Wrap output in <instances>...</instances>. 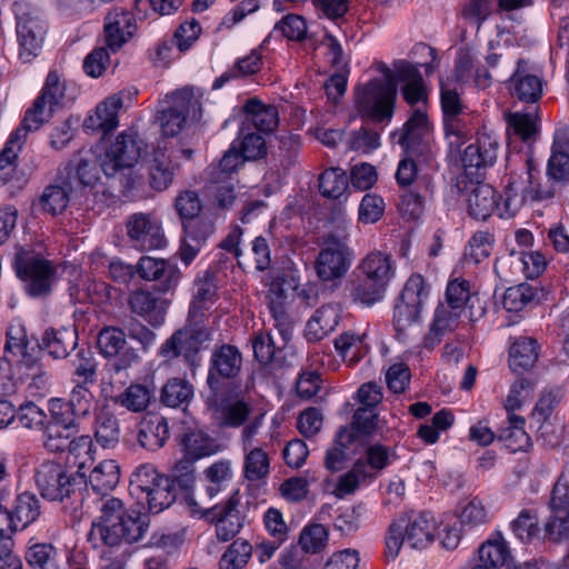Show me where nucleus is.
<instances>
[{
    "label": "nucleus",
    "mask_w": 569,
    "mask_h": 569,
    "mask_svg": "<svg viewBox=\"0 0 569 569\" xmlns=\"http://www.w3.org/2000/svg\"><path fill=\"white\" fill-rule=\"evenodd\" d=\"M147 529L144 515L128 512L122 500L109 497L101 499L100 515L92 522L89 538L103 546L114 547L122 542L139 541Z\"/></svg>",
    "instance_id": "f257e3e1"
},
{
    "label": "nucleus",
    "mask_w": 569,
    "mask_h": 569,
    "mask_svg": "<svg viewBox=\"0 0 569 569\" xmlns=\"http://www.w3.org/2000/svg\"><path fill=\"white\" fill-rule=\"evenodd\" d=\"M34 482L42 498L59 501L67 512L77 513L82 508L83 477L69 472L56 461H43L34 471Z\"/></svg>",
    "instance_id": "f03ea898"
},
{
    "label": "nucleus",
    "mask_w": 569,
    "mask_h": 569,
    "mask_svg": "<svg viewBox=\"0 0 569 569\" xmlns=\"http://www.w3.org/2000/svg\"><path fill=\"white\" fill-rule=\"evenodd\" d=\"M144 142L134 131H124L117 136L116 140L100 156V168L106 177L114 178L120 176V183L123 191L138 189L142 184L140 177L128 176L124 170H130L140 159L144 150Z\"/></svg>",
    "instance_id": "7ed1b4c3"
},
{
    "label": "nucleus",
    "mask_w": 569,
    "mask_h": 569,
    "mask_svg": "<svg viewBox=\"0 0 569 569\" xmlns=\"http://www.w3.org/2000/svg\"><path fill=\"white\" fill-rule=\"evenodd\" d=\"M201 113L200 92L186 87L167 94L159 102L156 119L164 137H176L189 121H199Z\"/></svg>",
    "instance_id": "20e7f679"
},
{
    "label": "nucleus",
    "mask_w": 569,
    "mask_h": 569,
    "mask_svg": "<svg viewBox=\"0 0 569 569\" xmlns=\"http://www.w3.org/2000/svg\"><path fill=\"white\" fill-rule=\"evenodd\" d=\"M436 519L427 512L400 516L389 526L386 537V553L395 559L403 543L412 549H425L435 539Z\"/></svg>",
    "instance_id": "39448f33"
},
{
    "label": "nucleus",
    "mask_w": 569,
    "mask_h": 569,
    "mask_svg": "<svg viewBox=\"0 0 569 569\" xmlns=\"http://www.w3.org/2000/svg\"><path fill=\"white\" fill-rule=\"evenodd\" d=\"M397 98V86L391 70H386L383 79H373L357 87L355 106L362 118L375 122L390 120Z\"/></svg>",
    "instance_id": "423d86ee"
},
{
    "label": "nucleus",
    "mask_w": 569,
    "mask_h": 569,
    "mask_svg": "<svg viewBox=\"0 0 569 569\" xmlns=\"http://www.w3.org/2000/svg\"><path fill=\"white\" fill-rule=\"evenodd\" d=\"M526 181L509 182L505 191L503 212L500 217H513L528 201L542 202L551 200L557 190L556 184L547 179L542 181L541 173L532 158L526 160Z\"/></svg>",
    "instance_id": "0eeeda50"
},
{
    "label": "nucleus",
    "mask_w": 569,
    "mask_h": 569,
    "mask_svg": "<svg viewBox=\"0 0 569 569\" xmlns=\"http://www.w3.org/2000/svg\"><path fill=\"white\" fill-rule=\"evenodd\" d=\"M14 268L32 297L47 296L56 278L52 263L33 250L22 249L16 254Z\"/></svg>",
    "instance_id": "6e6552de"
},
{
    "label": "nucleus",
    "mask_w": 569,
    "mask_h": 569,
    "mask_svg": "<svg viewBox=\"0 0 569 569\" xmlns=\"http://www.w3.org/2000/svg\"><path fill=\"white\" fill-rule=\"evenodd\" d=\"M352 258V251L345 240L336 234H328L316 258L317 277L323 282L341 280L350 269Z\"/></svg>",
    "instance_id": "1a4fd4ad"
},
{
    "label": "nucleus",
    "mask_w": 569,
    "mask_h": 569,
    "mask_svg": "<svg viewBox=\"0 0 569 569\" xmlns=\"http://www.w3.org/2000/svg\"><path fill=\"white\" fill-rule=\"evenodd\" d=\"M97 346L100 353L109 359L108 369L119 375L138 366L141 361L140 355L127 346L126 331L118 327H104L97 337Z\"/></svg>",
    "instance_id": "9d476101"
},
{
    "label": "nucleus",
    "mask_w": 569,
    "mask_h": 569,
    "mask_svg": "<svg viewBox=\"0 0 569 569\" xmlns=\"http://www.w3.org/2000/svg\"><path fill=\"white\" fill-rule=\"evenodd\" d=\"M16 17L19 58L22 62H30L41 51L47 24L38 11L27 6L17 4Z\"/></svg>",
    "instance_id": "9b49d317"
},
{
    "label": "nucleus",
    "mask_w": 569,
    "mask_h": 569,
    "mask_svg": "<svg viewBox=\"0 0 569 569\" xmlns=\"http://www.w3.org/2000/svg\"><path fill=\"white\" fill-rule=\"evenodd\" d=\"M440 103L447 137L467 138L473 130V113L461 99L457 88L440 83Z\"/></svg>",
    "instance_id": "f8f14e48"
},
{
    "label": "nucleus",
    "mask_w": 569,
    "mask_h": 569,
    "mask_svg": "<svg viewBox=\"0 0 569 569\" xmlns=\"http://www.w3.org/2000/svg\"><path fill=\"white\" fill-rule=\"evenodd\" d=\"M126 229L130 242L138 250L148 251L166 246L161 223L151 213L137 212L129 216Z\"/></svg>",
    "instance_id": "ddd939ff"
},
{
    "label": "nucleus",
    "mask_w": 569,
    "mask_h": 569,
    "mask_svg": "<svg viewBox=\"0 0 569 569\" xmlns=\"http://www.w3.org/2000/svg\"><path fill=\"white\" fill-rule=\"evenodd\" d=\"M398 143L405 152L428 161L431 158V146L426 113L417 109L397 133Z\"/></svg>",
    "instance_id": "4468645a"
},
{
    "label": "nucleus",
    "mask_w": 569,
    "mask_h": 569,
    "mask_svg": "<svg viewBox=\"0 0 569 569\" xmlns=\"http://www.w3.org/2000/svg\"><path fill=\"white\" fill-rule=\"evenodd\" d=\"M242 367V355L232 345L221 343L212 350L207 376V383L212 391H218L222 379L236 378Z\"/></svg>",
    "instance_id": "2eb2a0df"
},
{
    "label": "nucleus",
    "mask_w": 569,
    "mask_h": 569,
    "mask_svg": "<svg viewBox=\"0 0 569 569\" xmlns=\"http://www.w3.org/2000/svg\"><path fill=\"white\" fill-rule=\"evenodd\" d=\"M498 149L499 143L495 138L487 133L480 134L476 142L465 149L461 156L465 170L462 179L481 178V170L491 167L496 162Z\"/></svg>",
    "instance_id": "dca6fc26"
},
{
    "label": "nucleus",
    "mask_w": 569,
    "mask_h": 569,
    "mask_svg": "<svg viewBox=\"0 0 569 569\" xmlns=\"http://www.w3.org/2000/svg\"><path fill=\"white\" fill-rule=\"evenodd\" d=\"M136 271L141 279L153 281L157 291L162 293L174 290L181 277V272L176 264L150 256H143L139 259Z\"/></svg>",
    "instance_id": "f3484780"
},
{
    "label": "nucleus",
    "mask_w": 569,
    "mask_h": 569,
    "mask_svg": "<svg viewBox=\"0 0 569 569\" xmlns=\"http://www.w3.org/2000/svg\"><path fill=\"white\" fill-rule=\"evenodd\" d=\"M465 183L463 189L467 192L468 213L476 220H487L496 210L503 212L497 201L496 190L488 183L479 179H470L465 182L463 179L458 182Z\"/></svg>",
    "instance_id": "a211bd4d"
},
{
    "label": "nucleus",
    "mask_w": 569,
    "mask_h": 569,
    "mask_svg": "<svg viewBox=\"0 0 569 569\" xmlns=\"http://www.w3.org/2000/svg\"><path fill=\"white\" fill-rule=\"evenodd\" d=\"M100 158L94 156L80 158L77 162H70L64 172L61 173L66 179V184L78 196H82L86 189H92L100 180Z\"/></svg>",
    "instance_id": "6ab92c4d"
},
{
    "label": "nucleus",
    "mask_w": 569,
    "mask_h": 569,
    "mask_svg": "<svg viewBox=\"0 0 569 569\" xmlns=\"http://www.w3.org/2000/svg\"><path fill=\"white\" fill-rule=\"evenodd\" d=\"M42 430L43 446L50 452H62L68 449L70 452L74 453L81 448L86 449L88 452L91 450V438L89 436L73 438L78 432L76 429L48 421Z\"/></svg>",
    "instance_id": "aec40b11"
},
{
    "label": "nucleus",
    "mask_w": 569,
    "mask_h": 569,
    "mask_svg": "<svg viewBox=\"0 0 569 569\" xmlns=\"http://www.w3.org/2000/svg\"><path fill=\"white\" fill-rule=\"evenodd\" d=\"M13 379L14 388L21 385L30 391L44 390L49 385V375L33 352L14 359Z\"/></svg>",
    "instance_id": "412c9836"
},
{
    "label": "nucleus",
    "mask_w": 569,
    "mask_h": 569,
    "mask_svg": "<svg viewBox=\"0 0 569 569\" xmlns=\"http://www.w3.org/2000/svg\"><path fill=\"white\" fill-rule=\"evenodd\" d=\"M128 307L130 311L152 326L163 322L168 301L146 289H138L129 293Z\"/></svg>",
    "instance_id": "4be33fe9"
},
{
    "label": "nucleus",
    "mask_w": 569,
    "mask_h": 569,
    "mask_svg": "<svg viewBox=\"0 0 569 569\" xmlns=\"http://www.w3.org/2000/svg\"><path fill=\"white\" fill-rule=\"evenodd\" d=\"M525 64L523 60L518 61L517 69L509 80V89L512 97L519 101L530 103L531 107L538 106L543 93L545 80L538 74L528 72Z\"/></svg>",
    "instance_id": "5701e85b"
},
{
    "label": "nucleus",
    "mask_w": 569,
    "mask_h": 569,
    "mask_svg": "<svg viewBox=\"0 0 569 569\" xmlns=\"http://www.w3.org/2000/svg\"><path fill=\"white\" fill-rule=\"evenodd\" d=\"M184 239L180 248L181 260L188 264L199 253L201 247L214 232V223L210 218L191 219L183 223Z\"/></svg>",
    "instance_id": "b1692460"
},
{
    "label": "nucleus",
    "mask_w": 569,
    "mask_h": 569,
    "mask_svg": "<svg viewBox=\"0 0 569 569\" xmlns=\"http://www.w3.org/2000/svg\"><path fill=\"white\" fill-rule=\"evenodd\" d=\"M134 29V19L130 12L112 9L104 19L106 44L112 51L119 50L132 37Z\"/></svg>",
    "instance_id": "393cba45"
},
{
    "label": "nucleus",
    "mask_w": 569,
    "mask_h": 569,
    "mask_svg": "<svg viewBox=\"0 0 569 569\" xmlns=\"http://www.w3.org/2000/svg\"><path fill=\"white\" fill-rule=\"evenodd\" d=\"M179 163L174 162L166 151L158 149L147 164L148 183L154 191L167 190L179 171Z\"/></svg>",
    "instance_id": "a878e982"
},
{
    "label": "nucleus",
    "mask_w": 569,
    "mask_h": 569,
    "mask_svg": "<svg viewBox=\"0 0 569 569\" xmlns=\"http://www.w3.org/2000/svg\"><path fill=\"white\" fill-rule=\"evenodd\" d=\"M170 437L168 420L158 413H147L139 423L138 442L149 451L161 449Z\"/></svg>",
    "instance_id": "bb28decb"
},
{
    "label": "nucleus",
    "mask_w": 569,
    "mask_h": 569,
    "mask_svg": "<svg viewBox=\"0 0 569 569\" xmlns=\"http://www.w3.org/2000/svg\"><path fill=\"white\" fill-rule=\"evenodd\" d=\"M463 316L468 318V312L459 309V307H451L442 302L439 303L435 311L430 331L425 340L426 347L433 348L440 342L443 335L455 331L459 327Z\"/></svg>",
    "instance_id": "cd10ccee"
},
{
    "label": "nucleus",
    "mask_w": 569,
    "mask_h": 569,
    "mask_svg": "<svg viewBox=\"0 0 569 569\" xmlns=\"http://www.w3.org/2000/svg\"><path fill=\"white\" fill-rule=\"evenodd\" d=\"M475 301L479 302V298L470 292V283L466 279L456 278L449 281L446 289L445 305L459 307V309L468 312L469 321H476L485 315V308L478 306L475 308Z\"/></svg>",
    "instance_id": "c85d7f7f"
},
{
    "label": "nucleus",
    "mask_w": 569,
    "mask_h": 569,
    "mask_svg": "<svg viewBox=\"0 0 569 569\" xmlns=\"http://www.w3.org/2000/svg\"><path fill=\"white\" fill-rule=\"evenodd\" d=\"M201 347L186 327L177 330L160 348V356L172 359L182 356L191 366L198 365Z\"/></svg>",
    "instance_id": "c756f323"
},
{
    "label": "nucleus",
    "mask_w": 569,
    "mask_h": 569,
    "mask_svg": "<svg viewBox=\"0 0 569 569\" xmlns=\"http://www.w3.org/2000/svg\"><path fill=\"white\" fill-rule=\"evenodd\" d=\"M204 516L216 522V533L221 541L232 539L242 526L238 512L236 511V501L233 498H229L222 506L209 508Z\"/></svg>",
    "instance_id": "7c9ffc66"
},
{
    "label": "nucleus",
    "mask_w": 569,
    "mask_h": 569,
    "mask_svg": "<svg viewBox=\"0 0 569 569\" xmlns=\"http://www.w3.org/2000/svg\"><path fill=\"white\" fill-rule=\"evenodd\" d=\"M393 76L395 83L397 81L405 82V86L402 87V97L407 103L413 106L421 101H426L427 91L423 78L416 66L402 61L396 66Z\"/></svg>",
    "instance_id": "2f4dec72"
},
{
    "label": "nucleus",
    "mask_w": 569,
    "mask_h": 569,
    "mask_svg": "<svg viewBox=\"0 0 569 569\" xmlns=\"http://www.w3.org/2000/svg\"><path fill=\"white\" fill-rule=\"evenodd\" d=\"M244 122L252 124L259 131L270 133L279 123V112L273 104L263 103L258 98H249L243 107Z\"/></svg>",
    "instance_id": "473e14b6"
},
{
    "label": "nucleus",
    "mask_w": 569,
    "mask_h": 569,
    "mask_svg": "<svg viewBox=\"0 0 569 569\" xmlns=\"http://www.w3.org/2000/svg\"><path fill=\"white\" fill-rule=\"evenodd\" d=\"M357 271L387 288L395 276L396 267L389 254L381 251H372L360 261Z\"/></svg>",
    "instance_id": "72a5a7b5"
},
{
    "label": "nucleus",
    "mask_w": 569,
    "mask_h": 569,
    "mask_svg": "<svg viewBox=\"0 0 569 569\" xmlns=\"http://www.w3.org/2000/svg\"><path fill=\"white\" fill-rule=\"evenodd\" d=\"M341 319L340 310L333 305L317 309L307 322L305 337L308 341L317 342L336 329Z\"/></svg>",
    "instance_id": "f704fd0d"
},
{
    "label": "nucleus",
    "mask_w": 569,
    "mask_h": 569,
    "mask_svg": "<svg viewBox=\"0 0 569 569\" xmlns=\"http://www.w3.org/2000/svg\"><path fill=\"white\" fill-rule=\"evenodd\" d=\"M78 343V332L74 327L50 328L41 339V347L56 359H63L74 350Z\"/></svg>",
    "instance_id": "c9c22d12"
},
{
    "label": "nucleus",
    "mask_w": 569,
    "mask_h": 569,
    "mask_svg": "<svg viewBox=\"0 0 569 569\" xmlns=\"http://www.w3.org/2000/svg\"><path fill=\"white\" fill-rule=\"evenodd\" d=\"M218 412L221 427L240 428L251 418L253 407L249 399L237 396L223 399Z\"/></svg>",
    "instance_id": "e433bc0d"
},
{
    "label": "nucleus",
    "mask_w": 569,
    "mask_h": 569,
    "mask_svg": "<svg viewBox=\"0 0 569 569\" xmlns=\"http://www.w3.org/2000/svg\"><path fill=\"white\" fill-rule=\"evenodd\" d=\"M120 480V466L113 459L99 461L90 471L88 483L92 490L103 498H109L108 492L112 491Z\"/></svg>",
    "instance_id": "4c0bfd02"
},
{
    "label": "nucleus",
    "mask_w": 569,
    "mask_h": 569,
    "mask_svg": "<svg viewBox=\"0 0 569 569\" xmlns=\"http://www.w3.org/2000/svg\"><path fill=\"white\" fill-rule=\"evenodd\" d=\"M353 276L348 282L349 295L353 302L369 307L382 300L387 288L357 270Z\"/></svg>",
    "instance_id": "58836bf2"
},
{
    "label": "nucleus",
    "mask_w": 569,
    "mask_h": 569,
    "mask_svg": "<svg viewBox=\"0 0 569 569\" xmlns=\"http://www.w3.org/2000/svg\"><path fill=\"white\" fill-rule=\"evenodd\" d=\"M179 446L182 448L183 457L194 461L214 455L219 450L216 440L200 430L182 433Z\"/></svg>",
    "instance_id": "ea45409f"
},
{
    "label": "nucleus",
    "mask_w": 569,
    "mask_h": 569,
    "mask_svg": "<svg viewBox=\"0 0 569 569\" xmlns=\"http://www.w3.org/2000/svg\"><path fill=\"white\" fill-rule=\"evenodd\" d=\"M60 183H52L47 186L41 196L39 197V206L44 213L57 216L62 213L70 201L72 196L78 194L68 188L66 179L60 174Z\"/></svg>",
    "instance_id": "a19ab883"
},
{
    "label": "nucleus",
    "mask_w": 569,
    "mask_h": 569,
    "mask_svg": "<svg viewBox=\"0 0 569 569\" xmlns=\"http://www.w3.org/2000/svg\"><path fill=\"white\" fill-rule=\"evenodd\" d=\"M120 96H111L97 107L96 113L84 121L87 129L100 130L103 134L112 131L118 126V111L122 108Z\"/></svg>",
    "instance_id": "79ce46f5"
},
{
    "label": "nucleus",
    "mask_w": 569,
    "mask_h": 569,
    "mask_svg": "<svg viewBox=\"0 0 569 569\" xmlns=\"http://www.w3.org/2000/svg\"><path fill=\"white\" fill-rule=\"evenodd\" d=\"M246 162V159L239 151L237 141H233L218 162H212L206 168L203 177H209L213 181H219L220 178L233 179L232 176Z\"/></svg>",
    "instance_id": "37998d69"
},
{
    "label": "nucleus",
    "mask_w": 569,
    "mask_h": 569,
    "mask_svg": "<svg viewBox=\"0 0 569 569\" xmlns=\"http://www.w3.org/2000/svg\"><path fill=\"white\" fill-rule=\"evenodd\" d=\"M110 290L111 288L104 282L80 277L69 287V296L74 303H100L110 298Z\"/></svg>",
    "instance_id": "c03bdc74"
},
{
    "label": "nucleus",
    "mask_w": 569,
    "mask_h": 569,
    "mask_svg": "<svg viewBox=\"0 0 569 569\" xmlns=\"http://www.w3.org/2000/svg\"><path fill=\"white\" fill-rule=\"evenodd\" d=\"M94 438L103 448H113L119 442V420L108 407H102L96 412Z\"/></svg>",
    "instance_id": "a18cd8bd"
},
{
    "label": "nucleus",
    "mask_w": 569,
    "mask_h": 569,
    "mask_svg": "<svg viewBox=\"0 0 569 569\" xmlns=\"http://www.w3.org/2000/svg\"><path fill=\"white\" fill-rule=\"evenodd\" d=\"M539 106H532L527 112L506 113L509 132L522 141H529L538 133Z\"/></svg>",
    "instance_id": "49530a36"
},
{
    "label": "nucleus",
    "mask_w": 569,
    "mask_h": 569,
    "mask_svg": "<svg viewBox=\"0 0 569 569\" xmlns=\"http://www.w3.org/2000/svg\"><path fill=\"white\" fill-rule=\"evenodd\" d=\"M11 510L20 529H24L40 517L41 502L36 493L23 491L16 497Z\"/></svg>",
    "instance_id": "de8ad7c7"
},
{
    "label": "nucleus",
    "mask_w": 569,
    "mask_h": 569,
    "mask_svg": "<svg viewBox=\"0 0 569 569\" xmlns=\"http://www.w3.org/2000/svg\"><path fill=\"white\" fill-rule=\"evenodd\" d=\"M193 398V386L180 378H172L161 389V402L170 408L184 409Z\"/></svg>",
    "instance_id": "09e8293b"
},
{
    "label": "nucleus",
    "mask_w": 569,
    "mask_h": 569,
    "mask_svg": "<svg viewBox=\"0 0 569 569\" xmlns=\"http://www.w3.org/2000/svg\"><path fill=\"white\" fill-rule=\"evenodd\" d=\"M508 426L502 428L498 435V440L503 442L505 447L512 452L526 450L530 446V437L525 431V418L517 415H510Z\"/></svg>",
    "instance_id": "8fccbe9b"
},
{
    "label": "nucleus",
    "mask_w": 569,
    "mask_h": 569,
    "mask_svg": "<svg viewBox=\"0 0 569 569\" xmlns=\"http://www.w3.org/2000/svg\"><path fill=\"white\" fill-rule=\"evenodd\" d=\"M287 293L279 283H272L267 296L268 307L274 326L281 335H284L291 328V319L287 311Z\"/></svg>",
    "instance_id": "3c124183"
},
{
    "label": "nucleus",
    "mask_w": 569,
    "mask_h": 569,
    "mask_svg": "<svg viewBox=\"0 0 569 569\" xmlns=\"http://www.w3.org/2000/svg\"><path fill=\"white\" fill-rule=\"evenodd\" d=\"M537 359V341L532 338L521 337L510 348L509 366L513 371L532 368Z\"/></svg>",
    "instance_id": "603ef678"
},
{
    "label": "nucleus",
    "mask_w": 569,
    "mask_h": 569,
    "mask_svg": "<svg viewBox=\"0 0 569 569\" xmlns=\"http://www.w3.org/2000/svg\"><path fill=\"white\" fill-rule=\"evenodd\" d=\"M56 110L57 107L43 99V97L38 96L32 106L27 109L18 129H22L27 134L37 131L53 117Z\"/></svg>",
    "instance_id": "864d4df0"
},
{
    "label": "nucleus",
    "mask_w": 569,
    "mask_h": 569,
    "mask_svg": "<svg viewBox=\"0 0 569 569\" xmlns=\"http://www.w3.org/2000/svg\"><path fill=\"white\" fill-rule=\"evenodd\" d=\"M28 134L22 129H16L9 136L3 149L0 151V181H6V177L17 168L19 152L26 143Z\"/></svg>",
    "instance_id": "5fc2aeb1"
},
{
    "label": "nucleus",
    "mask_w": 569,
    "mask_h": 569,
    "mask_svg": "<svg viewBox=\"0 0 569 569\" xmlns=\"http://www.w3.org/2000/svg\"><path fill=\"white\" fill-rule=\"evenodd\" d=\"M153 398V391L142 383H131L124 389L114 402L126 408L130 412H143L148 409Z\"/></svg>",
    "instance_id": "6e6d98bb"
},
{
    "label": "nucleus",
    "mask_w": 569,
    "mask_h": 569,
    "mask_svg": "<svg viewBox=\"0 0 569 569\" xmlns=\"http://www.w3.org/2000/svg\"><path fill=\"white\" fill-rule=\"evenodd\" d=\"M335 348L349 366L356 365L368 352L363 336L350 331L343 332L335 339Z\"/></svg>",
    "instance_id": "4d7b16f0"
},
{
    "label": "nucleus",
    "mask_w": 569,
    "mask_h": 569,
    "mask_svg": "<svg viewBox=\"0 0 569 569\" xmlns=\"http://www.w3.org/2000/svg\"><path fill=\"white\" fill-rule=\"evenodd\" d=\"M243 476L249 481H258L270 472V459L262 447L243 450Z\"/></svg>",
    "instance_id": "13d9d810"
},
{
    "label": "nucleus",
    "mask_w": 569,
    "mask_h": 569,
    "mask_svg": "<svg viewBox=\"0 0 569 569\" xmlns=\"http://www.w3.org/2000/svg\"><path fill=\"white\" fill-rule=\"evenodd\" d=\"M262 67L261 56L257 51L238 59L234 64L223 72L213 83V88H221L231 79L249 77L260 71Z\"/></svg>",
    "instance_id": "bf43d9fd"
},
{
    "label": "nucleus",
    "mask_w": 569,
    "mask_h": 569,
    "mask_svg": "<svg viewBox=\"0 0 569 569\" xmlns=\"http://www.w3.org/2000/svg\"><path fill=\"white\" fill-rule=\"evenodd\" d=\"M177 498L176 489L170 478L160 479L153 488L144 493L148 509L152 513H159L170 507Z\"/></svg>",
    "instance_id": "052dcab7"
},
{
    "label": "nucleus",
    "mask_w": 569,
    "mask_h": 569,
    "mask_svg": "<svg viewBox=\"0 0 569 569\" xmlns=\"http://www.w3.org/2000/svg\"><path fill=\"white\" fill-rule=\"evenodd\" d=\"M348 189L349 178L340 168L327 169L319 177V190L326 198L339 199Z\"/></svg>",
    "instance_id": "680f3d73"
},
{
    "label": "nucleus",
    "mask_w": 569,
    "mask_h": 569,
    "mask_svg": "<svg viewBox=\"0 0 569 569\" xmlns=\"http://www.w3.org/2000/svg\"><path fill=\"white\" fill-rule=\"evenodd\" d=\"M26 560L33 569H59L58 551L47 542H36L26 551Z\"/></svg>",
    "instance_id": "e2e57ef3"
},
{
    "label": "nucleus",
    "mask_w": 569,
    "mask_h": 569,
    "mask_svg": "<svg viewBox=\"0 0 569 569\" xmlns=\"http://www.w3.org/2000/svg\"><path fill=\"white\" fill-rule=\"evenodd\" d=\"M217 287L212 277L206 273L203 279L196 282V293L190 306L189 313H211L210 307L214 303Z\"/></svg>",
    "instance_id": "0e129e2a"
},
{
    "label": "nucleus",
    "mask_w": 569,
    "mask_h": 569,
    "mask_svg": "<svg viewBox=\"0 0 569 569\" xmlns=\"http://www.w3.org/2000/svg\"><path fill=\"white\" fill-rule=\"evenodd\" d=\"M217 318L218 317L212 313H189L188 323L184 327L201 348L204 343L212 340Z\"/></svg>",
    "instance_id": "69168bd1"
},
{
    "label": "nucleus",
    "mask_w": 569,
    "mask_h": 569,
    "mask_svg": "<svg viewBox=\"0 0 569 569\" xmlns=\"http://www.w3.org/2000/svg\"><path fill=\"white\" fill-rule=\"evenodd\" d=\"M537 290L529 283H520L508 288L502 298V306L507 311L518 312L533 301Z\"/></svg>",
    "instance_id": "338daca9"
},
{
    "label": "nucleus",
    "mask_w": 569,
    "mask_h": 569,
    "mask_svg": "<svg viewBox=\"0 0 569 569\" xmlns=\"http://www.w3.org/2000/svg\"><path fill=\"white\" fill-rule=\"evenodd\" d=\"M252 555V547L246 540H234L222 555L220 569H242Z\"/></svg>",
    "instance_id": "774afa93"
}]
</instances>
